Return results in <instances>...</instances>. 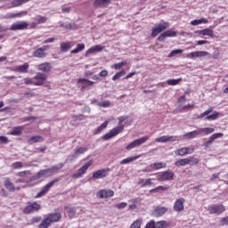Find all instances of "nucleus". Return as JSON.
I'll return each instance as SVG.
<instances>
[{"mask_svg": "<svg viewBox=\"0 0 228 228\" xmlns=\"http://www.w3.org/2000/svg\"><path fill=\"white\" fill-rule=\"evenodd\" d=\"M195 149L193 147H183L175 151V156H187V154H193Z\"/></svg>", "mask_w": 228, "mask_h": 228, "instance_id": "obj_12", "label": "nucleus"}, {"mask_svg": "<svg viewBox=\"0 0 228 228\" xmlns=\"http://www.w3.org/2000/svg\"><path fill=\"white\" fill-rule=\"evenodd\" d=\"M170 24L167 21H164L162 23H159L158 25H155V28H151V37L152 38H156L159 33H161L162 31H165V29L168 28Z\"/></svg>", "mask_w": 228, "mask_h": 228, "instance_id": "obj_4", "label": "nucleus"}, {"mask_svg": "<svg viewBox=\"0 0 228 228\" xmlns=\"http://www.w3.org/2000/svg\"><path fill=\"white\" fill-rule=\"evenodd\" d=\"M177 37V32L175 30H167L165 32H163L159 37L158 40L159 42H165V38L167 37Z\"/></svg>", "mask_w": 228, "mask_h": 228, "instance_id": "obj_19", "label": "nucleus"}, {"mask_svg": "<svg viewBox=\"0 0 228 228\" xmlns=\"http://www.w3.org/2000/svg\"><path fill=\"white\" fill-rule=\"evenodd\" d=\"M94 81H90L86 78H80L78 79V86L81 87V89L87 88V90H90L92 86H94Z\"/></svg>", "mask_w": 228, "mask_h": 228, "instance_id": "obj_18", "label": "nucleus"}, {"mask_svg": "<svg viewBox=\"0 0 228 228\" xmlns=\"http://www.w3.org/2000/svg\"><path fill=\"white\" fill-rule=\"evenodd\" d=\"M56 172V167L43 169L37 172L36 175L31 176V180L38 181L39 179H44V177H51Z\"/></svg>", "mask_w": 228, "mask_h": 228, "instance_id": "obj_1", "label": "nucleus"}, {"mask_svg": "<svg viewBox=\"0 0 228 228\" xmlns=\"http://www.w3.org/2000/svg\"><path fill=\"white\" fill-rule=\"evenodd\" d=\"M198 163L199 159L193 157L187 158V165H198Z\"/></svg>", "mask_w": 228, "mask_h": 228, "instance_id": "obj_55", "label": "nucleus"}, {"mask_svg": "<svg viewBox=\"0 0 228 228\" xmlns=\"http://www.w3.org/2000/svg\"><path fill=\"white\" fill-rule=\"evenodd\" d=\"M199 134H200V132L199 130H194L192 132L184 134L183 138H185L186 140H188L190 138H197V136H199Z\"/></svg>", "mask_w": 228, "mask_h": 228, "instance_id": "obj_33", "label": "nucleus"}, {"mask_svg": "<svg viewBox=\"0 0 228 228\" xmlns=\"http://www.w3.org/2000/svg\"><path fill=\"white\" fill-rule=\"evenodd\" d=\"M152 181H156L154 178H148V179H141L139 181V184H141V188H145L147 186H152Z\"/></svg>", "mask_w": 228, "mask_h": 228, "instance_id": "obj_28", "label": "nucleus"}, {"mask_svg": "<svg viewBox=\"0 0 228 228\" xmlns=\"http://www.w3.org/2000/svg\"><path fill=\"white\" fill-rule=\"evenodd\" d=\"M191 26H199L200 24H209V20L206 18H201L200 20H194L191 21Z\"/></svg>", "mask_w": 228, "mask_h": 228, "instance_id": "obj_34", "label": "nucleus"}, {"mask_svg": "<svg viewBox=\"0 0 228 228\" xmlns=\"http://www.w3.org/2000/svg\"><path fill=\"white\" fill-rule=\"evenodd\" d=\"M175 54H183V50H182V49L173 50V51L169 53L168 57H169V58H172V57L175 56Z\"/></svg>", "mask_w": 228, "mask_h": 228, "instance_id": "obj_58", "label": "nucleus"}, {"mask_svg": "<svg viewBox=\"0 0 228 228\" xmlns=\"http://www.w3.org/2000/svg\"><path fill=\"white\" fill-rule=\"evenodd\" d=\"M218 115H220V113L215 111L213 114L211 115H208L204 120H216V118H218Z\"/></svg>", "mask_w": 228, "mask_h": 228, "instance_id": "obj_50", "label": "nucleus"}, {"mask_svg": "<svg viewBox=\"0 0 228 228\" xmlns=\"http://www.w3.org/2000/svg\"><path fill=\"white\" fill-rule=\"evenodd\" d=\"M145 228H156V222L154 220H151L146 224Z\"/></svg>", "mask_w": 228, "mask_h": 228, "instance_id": "obj_63", "label": "nucleus"}, {"mask_svg": "<svg viewBox=\"0 0 228 228\" xmlns=\"http://www.w3.org/2000/svg\"><path fill=\"white\" fill-rule=\"evenodd\" d=\"M94 165V160L87 161L82 167H80L77 173L73 174V179H79V177H83L85 174H86V170L90 168Z\"/></svg>", "mask_w": 228, "mask_h": 228, "instance_id": "obj_6", "label": "nucleus"}, {"mask_svg": "<svg viewBox=\"0 0 228 228\" xmlns=\"http://www.w3.org/2000/svg\"><path fill=\"white\" fill-rule=\"evenodd\" d=\"M174 172H172L171 170L163 171L157 174V181H174Z\"/></svg>", "mask_w": 228, "mask_h": 228, "instance_id": "obj_7", "label": "nucleus"}, {"mask_svg": "<svg viewBox=\"0 0 228 228\" xmlns=\"http://www.w3.org/2000/svg\"><path fill=\"white\" fill-rule=\"evenodd\" d=\"M104 46L102 45H96L91 48H89L86 52V56H90V54H94V53H101V51H103Z\"/></svg>", "mask_w": 228, "mask_h": 228, "instance_id": "obj_23", "label": "nucleus"}, {"mask_svg": "<svg viewBox=\"0 0 228 228\" xmlns=\"http://www.w3.org/2000/svg\"><path fill=\"white\" fill-rule=\"evenodd\" d=\"M53 222H58V214H50L45 216V218L38 225V228H47Z\"/></svg>", "mask_w": 228, "mask_h": 228, "instance_id": "obj_2", "label": "nucleus"}, {"mask_svg": "<svg viewBox=\"0 0 228 228\" xmlns=\"http://www.w3.org/2000/svg\"><path fill=\"white\" fill-rule=\"evenodd\" d=\"M126 65H127V61H121V62H118V63H115L113 65V69L115 70H120V69L123 68Z\"/></svg>", "mask_w": 228, "mask_h": 228, "instance_id": "obj_48", "label": "nucleus"}, {"mask_svg": "<svg viewBox=\"0 0 228 228\" xmlns=\"http://www.w3.org/2000/svg\"><path fill=\"white\" fill-rule=\"evenodd\" d=\"M32 210L34 211H38L40 209V204L34 202L32 204H30Z\"/></svg>", "mask_w": 228, "mask_h": 228, "instance_id": "obj_62", "label": "nucleus"}, {"mask_svg": "<svg viewBox=\"0 0 228 228\" xmlns=\"http://www.w3.org/2000/svg\"><path fill=\"white\" fill-rule=\"evenodd\" d=\"M72 47V43L67 42V43H61V49L63 51V53H66V51H69Z\"/></svg>", "mask_w": 228, "mask_h": 228, "instance_id": "obj_44", "label": "nucleus"}, {"mask_svg": "<svg viewBox=\"0 0 228 228\" xmlns=\"http://www.w3.org/2000/svg\"><path fill=\"white\" fill-rule=\"evenodd\" d=\"M184 202H186V200L184 198L177 199L173 206L174 211H175L176 213H181V211H184Z\"/></svg>", "mask_w": 228, "mask_h": 228, "instance_id": "obj_13", "label": "nucleus"}, {"mask_svg": "<svg viewBox=\"0 0 228 228\" xmlns=\"http://www.w3.org/2000/svg\"><path fill=\"white\" fill-rule=\"evenodd\" d=\"M110 169H100L93 174L92 179H104L108 175Z\"/></svg>", "mask_w": 228, "mask_h": 228, "instance_id": "obj_21", "label": "nucleus"}, {"mask_svg": "<svg viewBox=\"0 0 228 228\" xmlns=\"http://www.w3.org/2000/svg\"><path fill=\"white\" fill-rule=\"evenodd\" d=\"M18 177H21V179H24V177H26L27 175H31V171L29 170H25V171H21L17 173Z\"/></svg>", "mask_w": 228, "mask_h": 228, "instance_id": "obj_56", "label": "nucleus"}, {"mask_svg": "<svg viewBox=\"0 0 228 228\" xmlns=\"http://www.w3.org/2000/svg\"><path fill=\"white\" fill-rule=\"evenodd\" d=\"M142 158V155H136L134 157H128L126 159H122L119 164L121 165H128V163H133V161H136V159H140Z\"/></svg>", "mask_w": 228, "mask_h": 228, "instance_id": "obj_26", "label": "nucleus"}, {"mask_svg": "<svg viewBox=\"0 0 228 228\" xmlns=\"http://www.w3.org/2000/svg\"><path fill=\"white\" fill-rule=\"evenodd\" d=\"M200 134L204 133L205 134H211V133H215V128L211 127H205V128H200Z\"/></svg>", "mask_w": 228, "mask_h": 228, "instance_id": "obj_42", "label": "nucleus"}, {"mask_svg": "<svg viewBox=\"0 0 228 228\" xmlns=\"http://www.w3.org/2000/svg\"><path fill=\"white\" fill-rule=\"evenodd\" d=\"M175 167H185V165H188V159L185 158V159H181L179 160H177L175 163Z\"/></svg>", "mask_w": 228, "mask_h": 228, "instance_id": "obj_46", "label": "nucleus"}, {"mask_svg": "<svg viewBox=\"0 0 228 228\" xmlns=\"http://www.w3.org/2000/svg\"><path fill=\"white\" fill-rule=\"evenodd\" d=\"M34 79H35V81H37L34 83V85L36 86H40L41 85H44V82L45 81V79H47V77L44 73H37L34 77Z\"/></svg>", "mask_w": 228, "mask_h": 228, "instance_id": "obj_22", "label": "nucleus"}, {"mask_svg": "<svg viewBox=\"0 0 228 228\" xmlns=\"http://www.w3.org/2000/svg\"><path fill=\"white\" fill-rule=\"evenodd\" d=\"M61 12H62V13H70V7H69V6H66V5H62L61 7Z\"/></svg>", "mask_w": 228, "mask_h": 228, "instance_id": "obj_59", "label": "nucleus"}, {"mask_svg": "<svg viewBox=\"0 0 228 228\" xmlns=\"http://www.w3.org/2000/svg\"><path fill=\"white\" fill-rule=\"evenodd\" d=\"M147 140H149V136H143L142 138L135 139L132 142H130L126 147V149L127 151H133V149H136V147H140V145H143V143H145V142H147Z\"/></svg>", "mask_w": 228, "mask_h": 228, "instance_id": "obj_9", "label": "nucleus"}, {"mask_svg": "<svg viewBox=\"0 0 228 228\" xmlns=\"http://www.w3.org/2000/svg\"><path fill=\"white\" fill-rule=\"evenodd\" d=\"M86 118V117L85 115L82 114H78V115H73L71 117V120H70V124L72 126H76V122H81V120H85Z\"/></svg>", "mask_w": 228, "mask_h": 228, "instance_id": "obj_29", "label": "nucleus"}, {"mask_svg": "<svg viewBox=\"0 0 228 228\" xmlns=\"http://www.w3.org/2000/svg\"><path fill=\"white\" fill-rule=\"evenodd\" d=\"M113 195H115V191H113L111 189H102L96 192V197L98 199H110V197H113Z\"/></svg>", "mask_w": 228, "mask_h": 228, "instance_id": "obj_11", "label": "nucleus"}, {"mask_svg": "<svg viewBox=\"0 0 228 228\" xmlns=\"http://www.w3.org/2000/svg\"><path fill=\"white\" fill-rule=\"evenodd\" d=\"M111 3V0H95L94 3V8H102V6H108Z\"/></svg>", "mask_w": 228, "mask_h": 228, "instance_id": "obj_27", "label": "nucleus"}, {"mask_svg": "<svg viewBox=\"0 0 228 228\" xmlns=\"http://www.w3.org/2000/svg\"><path fill=\"white\" fill-rule=\"evenodd\" d=\"M37 69L42 72H49V70H51V64L45 62V63L39 64L37 66Z\"/></svg>", "mask_w": 228, "mask_h": 228, "instance_id": "obj_35", "label": "nucleus"}, {"mask_svg": "<svg viewBox=\"0 0 228 228\" xmlns=\"http://www.w3.org/2000/svg\"><path fill=\"white\" fill-rule=\"evenodd\" d=\"M10 31H23L24 29H29V24L28 21L20 20L12 23Z\"/></svg>", "mask_w": 228, "mask_h": 228, "instance_id": "obj_3", "label": "nucleus"}, {"mask_svg": "<svg viewBox=\"0 0 228 228\" xmlns=\"http://www.w3.org/2000/svg\"><path fill=\"white\" fill-rule=\"evenodd\" d=\"M61 28H63V29H72V24L70 23H61Z\"/></svg>", "mask_w": 228, "mask_h": 228, "instance_id": "obj_61", "label": "nucleus"}, {"mask_svg": "<svg viewBox=\"0 0 228 228\" xmlns=\"http://www.w3.org/2000/svg\"><path fill=\"white\" fill-rule=\"evenodd\" d=\"M142 221L140 219L135 220L131 225L130 228H141Z\"/></svg>", "mask_w": 228, "mask_h": 228, "instance_id": "obj_57", "label": "nucleus"}, {"mask_svg": "<svg viewBox=\"0 0 228 228\" xmlns=\"http://www.w3.org/2000/svg\"><path fill=\"white\" fill-rule=\"evenodd\" d=\"M116 208H117L118 209H124V208H127V203H126V202H120V203H118V204L116 205Z\"/></svg>", "mask_w": 228, "mask_h": 228, "instance_id": "obj_60", "label": "nucleus"}, {"mask_svg": "<svg viewBox=\"0 0 228 228\" xmlns=\"http://www.w3.org/2000/svg\"><path fill=\"white\" fill-rule=\"evenodd\" d=\"M92 104H95L96 106H100L102 108H110V106H111V102L110 101L99 102L97 100H93Z\"/></svg>", "mask_w": 228, "mask_h": 228, "instance_id": "obj_30", "label": "nucleus"}, {"mask_svg": "<svg viewBox=\"0 0 228 228\" xmlns=\"http://www.w3.org/2000/svg\"><path fill=\"white\" fill-rule=\"evenodd\" d=\"M28 1L31 0H12V6H20L21 4H24V3H28Z\"/></svg>", "mask_w": 228, "mask_h": 228, "instance_id": "obj_52", "label": "nucleus"}, {"mask_svg": "<svg viewBox=\"0 0 228 228\" xmlns=\"http://www.w3.org/2000/svg\"><path fill=\"white\" fill-rule=\"evenodd\" d=\"M222 136H224V134L223 133H216V134H213L209 138H208V142L210 143H213V141L214 140H217V138H222Z\"/></svg>", "mask_w": 228, "mask_h": 228, "instance_id": "obj_39", "label": "nucleus"}, {"mask_svg": "<svg viewBox=\"0 0 228 228\" xmlns=\"http://www.w3.org/2000/svg\"><path fill=\"white\" fill-rule=\"evenodd\" d=\"M179 83H181V78H177V79H168L167 81V84L169 86H175V85H179Z\"/></svg>", "mask_w": 228, "mask_h": 228, "instance_id": "obj_51", "label": "nucleus"}, {"mask_svg": "<svg viewBox=\"0 0 228 228\" xmlns=\"http://www.w3.org/2000/svg\"><path fill=\"white\" fill-rule=\"evenodd\" d=\"M65 211L68 213L69 218H73V216L76 215V208H74L65 207Z\"/></svg>", "mask_w": 228, "mask_h": 228, "instance_id": "obj_41", "label": "nucleus"}, {"mask_svg": "<svg viewBox=\"0 0 228 228\" xmlns=\"http://www.w3.org/2000/svg\"><path fill=\"white\" fill-rule=\"evenodd\" d=\"M220 225H228V216L223 217L220 221Z\"/></svg>", "mask_w": 228, "mask_h": 228, "instance_id": "obj_64", "label": "nucleus"}, {"mask_svg": "<svg viewBox=\"0 0 228 228\" xmlns=\"http://www.w3.org/2000/svg\"><path fill=\"white\" fill-rule=\"evenodd\" d=\"M47 49H49L48 45H44L40 48H37L33 52L34 58H45V56H47V53H45V51H47Z\"/></svg>", "mask_w": 228, "mask_h": 228, "instance_id": "obj_14", "label": "nucleus"}, {"mask_svg": "<svg viewBox=\"0 0 228 228\" xmlns=\"http://www.w3.org/2000/svg\"><path fill=\"white\" fill-rule=\"evenodd\" d=\"M122 76H126V71L125 70H121V71L116 73L112 77V81H117V79H120L122 77Z\"/></svg>", "mask_w": 228, "mask_h": 228, "instance_id": "obj_53", "label": "nucleus"}, {"mask_svg": "<svg viewBox=\"0 0 228 228\" xmlns=\"http://www.w3.org/2000/svg\"><path fill=\"white\" fill-rule=\"evenodd\" d=\"M198 35H202L203 37H210V38H213L215 37V32L211 28H205L202 30L196 31Z\"/></svg>", "mask_w": 228, "mask_h": 228, "instance_id": "obj_24", "label": "nucleus"}, {"mask_svg": "<svg viewBox=\"0 0 228 228\" xmlns=\"http://www.w3.org/2000/svg\"><path fill=\"white\" fill-rule=\"evenodd\" d=\"M28 69H29V64L28 62H25L24 64L18 66L16 68V71L20 72V74H27Z\"/></svg>", "mask_w": 228, "mask_h": 228, "instance_id": "obj_31", "label": "nucleus"}, {"mask_svg": "<svg viewBox=\"0 0 228 228\" xmlns=\"http://www.w3.org/2000/svg\"><path fill=\"white\" fill-rule=\"evenodd\" d=\"M122 131H124V125L118 126L110 130L113 136H117V134H119Z\"/></svg>", "mask_w": 228, "mask_h": 228, "instance_id": "obj_38", "label": "nucleus"}, {"mask_svg": "<svg viewBox=\"0 0 228 228\" xmlns=\"http://www.w3.org/2000/svg\"><path fill=\"white\" fill-rule=\"evenodd\" d=\"M84 49H85V44H79L77 45V48L71 51V54H77V53H81V51H84Z\"/></svg>", "mask_w": 228, "mask_h": 228, "instance_id": "obj_43", "label": "nucleus"}, {"mask_svg": "<svg viewBox=\"0 0 228 228\" xmlns=\"http://www.w3.org/2000/svg\"><path fill=\"white\" fill-rule=\"evenodd\" d=\"M108 127V121L103 122L95 131V134H99L102 132L103 129H106Z\"/></svg>", "mask_w": 228, "mask_h": 228, "instance_id": "obj_49", "label": "nucleus"}, {"mask_svg": "<svg viewBox=\"0 0 228 228\" xmlns=\"http://www.w3.org/2000/svg\"><path fill=\"white\" fill-rule=\"evenodd\" d=\"M22 126L14 127L12 131H11L10 134L12 136H20L22 134Z\"/></svg>", "mask_w": 228, "mask_h": 228, "instance_id": "obj_37", "label": "nucleus"}, {"mask_svg": "<svg viewBox=\"0 0 228 228\" xmlns=\"http://www.w3.org/2000/svg\"><path fill=\"white\" fill-rule=\"evenodd\" d=\"M16 184H19L22 183L23 184H29V183H33V180H31V177L28 179L26 178H19L15 180Z\"/></svg>", "mask_w": 228, "mask_h": 228, "instance_id": "obj_45", "label": "nucleus"}, {"mask_svg": "<svg viewBox=\"0 0 228 228\" xmlns=\"http://www.w3.org/2000/svg\"><path fill=\"white\" fill-rule=\"evenodd\" d=\"M53 185H54V181H52V182L48 183L36 195V199H40V197H44V195H46V193L51 190V188H53Z\"/></svg>", "mask_w": 228, "mask_h": 228, "instance_id": "obj_17", "label": "nucleus"}, {"mask_svg": "<svg viewBox=\"0 0 228 228\" xmlns=\"http://www.w3.org/2000/svg\"><path fill=\"white\" fill-rule=\"evenodd\" d=\"M88 151L86 147H78L75 150V153L69 156V161H74L77 158H79L81 154H85Z\"/></svg>", "mask_w": 228, "mask_h": 228, "instance_id": "obj_16", "label": "nucleus"}, {"mask_svg": "<svg viewBox=\"0 0 228 228\" xmlns=\"http://www.w3.org/2000/svg\"><path fill=\"white\" fill-rule=\"evenodd\" d=\"M4 187L8 191H15V184L12 183V180H10V177H5L4 182Z\"/></svg>", "mask_w": 228, "mask_h": 228, "instance_id": "obj_25", "label": "nucleus"}, {"mask_svg": "<svg viewBox=\"0 0 228 228\" xmlns=\"http://www.w3.org/2000/svg\"><path fill=\"white\" fill-rule=\"evenodd\" d=\"M151 168H153V170H161V168H166L167 164L163 162H156L150 165Z\"/></svg>", "mask_w": 228, "mask_h": 228, "instance_id": "obj_32", "label": "nucleus"}, {"mask_svg": "<svg viewBox=\"0 0 228 228\" xmlns=\"http://www.w3.org/2000/svg\"><path fill=\"white\" fill-rule=\"evenodd\" d=\"M170 186L168 185H159L154 189L150 190V193H156V191H167Z\"/></svg>", "mask_w": 228, "mask_h": 228, "instance_id": "obj_36", "label": "nucleus"}, {"mask_svg": "<svg viewBox=\"0 0 228 228\" xmlns=\"http://www.w3.org/2000/svg\"><path fill=\"white\" fill-rule=\"evenodd\" d=\"M38 142H42V136L40 135H35V136H32L29 140H28V142L29 143H37Z\"/></svg>", "mask_w": 228, "mask_h": 228, "instance_id": "obj_54", "label": "nucleus"}, {"mask_svg": "<svg viewBox=\"0 0 228 228\" xmlns=\"http://www.w3.org/2000/svg\"><path fill=\"white\" fill-rule=\"evenodd\" d=\"M170 224L167 223V221H159L157 223H155V227L156 228H167L168 227Z\"/></svg>", "mask_w": 228, "mask_h": 228, "instance_id": "obj_47", "label": "nucleus"}, {"mask_svg": "<svg viewBox=\"0 0 228 228\" xmlns=\"http://www.w3.org/2000/svg\"><path fill=\"white\" fill-rule=\"evenodd\" d=\"M167 211H168V208H167L166 207L158 206L152 211V215L153 216H156L158 218L159 216H163V215H165Z\"/></svg>", "mask_w": 228, "mask_h": 228, "instance_id": "obj_20", "label": "nucleus"}, {"mask_svg": "<svg viewBox=\"0 0 228 228\" xmlns=\"http://www.w3.org/2000/svg\"><path fill=\"white\" fill-rule=\"evenodd\" d=\"M206 56L208 58V60H211V53L206 51L191 52L186 55V58L189 60H195V58H204Z\"/></svg>", "mask_w": 228, "mask_h": 228, "instance_id": "obj_8", "label": "nucleus"}, {"mask_svg": "<svg viewBox=\"0 0 228 228\" xmlns=\"http://www.w3.org/2000/svg\"><path fill=\"white\" fill-rule=\"evenodd\" d=\"M208 211L210 215H222L225 211V207L222 204H214L208 206Z\"/></svg>", "mask_w": 228, "mask_h": 228, "instance_id": "obj_10", "label": "nucleus"}, {"mask_svg": "<svg viewBox=\"0 0 228 228\" xmlns=\"http://www.w3.org/2000/svg\"><path fill=\"white\" fill-rule=\"evenodd\" d=\"M94 165V160L87 161L82 167H80L77 173L73 174V179H79V177H83L85 174H86V170L90 168Z\"/></svg>", "mask_w": 228, "mask_h": 228, "instance_id": "obj_5", "label": "nucleus"}, {"mask_svg": "<svg viewBox=\"0 0 228 228\" xmlns=\"http://www.w3.org/2000/svg\"><path fill=\"white\" fill-rule=\"evenodd\" d=\"M12 170H20V168H24V164L20 161L14 162L11 165Z\"/></svg>", "mask_w": 228, "mask_h": 228, "instance_id": "obj_40", "label": "nucleus"}, {"mask_svg": "<svg viewBox=\"0 0 228 228\" xmlns=\"http://www.w3.org/2000/svg\"><path fill=\"white\" fill-rule=\"evenodd\" d=\"M157 143H167L168 142H177V136L163 135L155 139Z\"/></svg>", "mask_w": 228, "mask_h": 228, "instance_id": "obj_15", "label": "nucleus"}]
</instances>
